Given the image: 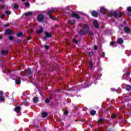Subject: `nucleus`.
I'll return each instance as SVG.
<instances>
[{
    "label": "nucleus",
    "mask_w": 131,
    "mask_h": 131,
    "mask_svg": "<svg viewBox=\"0 0 131 131\" xmlns=\"http://www.w3.org/2000/svg\"><path fill=\"white\" fill-rule=\"evenodd\" d=\"M2 38H3V36L2 35H0V39H2Z\"/></svg>",
    "instance_id": "obj_49"
},
{
    "label": "nucleus",
    "mask_w": 131,
    "mask_h": 131,
    "mask_svg": "<svg viewBox=\"0 0 131 131\" xmlns=\"http://www.w3.org/2000/svg\"><path fill=\"white\" fill-rule=\"evenodd\" d=\"M91 65H93V63H91Z\"/></svg>",
    "instance_id": "obj_53"
},
{
    "label": "nucleus",
    "mask_w": 131,
    "mask_h": 131,
    "mask_svg": "<svg viewBox=\"0 0 131 131\" xmlns=\"http://www.w3.org/2000/svg\"><path fill=\"white\" fill-rule=\"evenodd\" d=\"M129 74H130V72H128L127 73V75H129Z\"/></svg>",
    "instance_id": "obj_48"
},
{
    "label": "nucleus",
    "mask_w": 131,
    "mask_h": 131,
    "mask_svg": "<svg viewBox=\"0 0 131 131\" xmlns=\"http://www.w3.org/2000/svg\"><path fill=\"white\" fill-rule=\"evenodd\" d=\"M73 42H74L75 43H78V41H77L75 39H73Z\"/></svg>",
    "instance_id": "obj_28"
},
{
    "label": "nucleus",
    "mask_w": 131,
    "mask_h": 131,
    "mask_svg": "<svg viewBox=\"0 0 131 131\" xmlns=\"http://www.w3.org/2000/svg\"><path fill=\"white\" fill-rule=\"evenodd\" d=\"M38 28H39V29H37V33H38V34H40V33H41L42 32V31H43V30L42 29V27L41 26H39L38 27Z\"/></svg>",
    "instance_id": "obj_8"
},
{
    "label": "nucleus",
    "mask_w": 131,
    "mask_h": 131,
    "mask_svg": "<svg viewBox=\"0 0 131 131\" xmlns=\"http://www.w3.org/2000/svg\"><path fill=\"white\" fill-rule=\"evenodd\" d=\"M3 73H5L6 74H9V73L11 75V79L13 80H15V82L16 84H17V72L16 71H12L10 72L9 69H7L3 71Z\"/></svg>",
    "instance_id": "obj_1"
},
{
    "label": "nucleus",
    "mask_w": 131,
    "mask_h": 131,
    "mask_svg": "<svg viewBox=\"0 0 131 131\" xmlns=\"http://www.w3.org/2000/svg\"><path fill=\"white\" fill-rule=\"evenodd\" d=\"M33 14V12H27L25 14V15L26 17H29L30 16H32Z\"/></svg>",
    "instance_id": "obj_9"
},
{
    "label": "nucleus",
    "mask_w": 131,
    "mask_h": 131,
    "mask_svg": "<svg viewBox=\"0 0 131 131\" xmlns=\"http://www.w3.org/2000/svg\"><path fill=\"white\" fill-rule=\"evenodd\" d=\"M9 51L8 50H1V53L3 56H5V55H6V54H8Z\"/></svg>",
    "instance_id": "obj_13"
},
{
    "label": "nucleus",
    "mask_w": 131,
    "mask_h": 131,
    "mask_svg": "<svg viewBox=\"0 0 131 131\" xmlns=\"http://www.w3.org/2000/svg\"><path fill=\"white\" fill-rule=\"evenodd\" d=\"M126 90L127 91H130L131 86L129 85H126Z\"/></svg>",
    "instance_id": "obj_19"
},
{
    "label": "nucleus",
    "mask_w": 131,
    "mask_h": 131,
    "mask_svg": "<svg viewBox=\"0 0 131 131\" xmlns=\"http://www.w3.org/2000/svg\"><path fill=\"white\" fill-rule=\"evenodd\" d=\"M89 55H90V56H93V55H94V53H93V52H90V53H89Z\"/></svg>",
    "instance_id": "obj_39"
},
{
    "label": "nucleus",
    "mask_w": 131,
    "mask_h": 131,
    "mask_svg": "<svg viewBox=\"0 0 131 131\" xmlns=\"http://www.w3.org/2000/svg\"><path fill=\"white\" fill-rule=\"evenodd\" d=\"M44 18H45V16H43V15L39 14L37 17L38 21H39V22H41V21L43 20Z\"/></svg>",
    "instance_id": "obj_6"
},
{
    "label": "nucleus",
    "mask_w": 131,
    "mask_h": 131,
    "mask_svg": "<svg viewBox=\"0 0 131 131\" xmlns=\"http://www.w3.org/2000/svg\"><path fill=\"white\" fill-rule=\"evenodd\" d=\"M18 5H17V8H18Z\"/></svg>",
    "instance_id": "obj_55"
},
{
    "label": "nucleus",
    "mask_w": 131,
    "mask_h": 131,
    "mask_svg": "<svg viewBox=\"0 0 131 131\" xmlns=\"http://www.w3.org/2000/svg\"><path fill=\"white\" fill-rule=\"evenodd\" d=\"M20 110H21V107L20 106H17V113H19L20 112Z\"/></svg>",
    "instance_id": "obj_23"
},
{
    "label": "nucleus",
    "mask_w": 131,
    "mask_h": 131,
    "mask_svg": "<svg viewBox=\"0 0 131 131\" xmlns=\"http://www.w3.org/2000/svg\"><path fill=\"white\" fill-rule=\"evenodd\" d=\"M27 103H28V102H27V101H24V105H27Z\"/></svg>",
    "instance_id": "obj_40"
},
{
    "label": "nucleus",
    "mask_w": 131,
    "mask_h": 131,
    "mask_svg": "<svg viewBox=\"0 0 131 131\" xmlns=\"http://www.w3.org/2000/svg\"><path fill=\"white\" fill-rule=\"evenodd\" d=\"M45 48L46 50H48V49H49V48H50V46L46 45V46H45Z\"/></svg>",
    "instance_id": "obj_34"
},
{
    "label": "nucleus",
    "mask_w": 131,
    "mask_h": 131,
    "mask_svg": "<svg viewBox=\"0 0 131 131\" xmlns=\"http://www.w3.org/2000/svg\"><path fill=\"white\" fill-rule=\"evenodd\" d=\"M115 44V42H114L113 41L111 42V46H114Z\"/></svg>",
    "instance_id": "obj_35"
},
{
    "label": "nucleus",
    "mask_w": 131,
    "mask_h": 131,
    "mask_svg": "<svg viewBox=\"0 0 131 131\" xmlns=\"http://www.w3.org/2000/svg\"><path fill=\"white\" fill-rule=\"evenodd\" d=\"M69 23L72 25H73V24H75V19L69 20Z\"/></svg>",
    "instance_id": "obj_17"
},
{
    "label": "nucleus",
    "mask_w": 131,
    "mask_h": 131,
    "mask_svg": "<svg viewBox=\"0 0 131 131\" xmlns=\"http://www.w3.org/2000/svg\"><path fill=\"white\" fill-rule=\"evenodd\" d=\"M98 12L96 11H93L92 13V15L94 17H98Z\"/></svg>",
    "instance_id": "obj_12"
},
{
    "label": "nucleus",
    "mask_w": 131,
    "mask_h": 131,
    "mask_svg": "<svg viewBox=\"0 0 131 131\" xmlns=\"http://www.w3.org/2000/svg\"><path fill=\"white\" fill-rule=\"evenodd\" d=\"M2 1H3V0H0V2H2Z\"/></svg>",
    "instance_id": "obj_54"
},
{
    "label": "nucleus",
    "mask_w": 131,
    "mask_h": 131,
    "mask_svg": "<svg viewBox=\"0 0 131 131\" xmlns=\"http://www.w3.org/2000/svg\"><path fill=\"white\" fill-rule=\"evenodd\" d=\"M127 11H128V12H131V7H130L127 8Z\"/></svg>",
    "instance_id": "obj_33"
},
{
    "label": "nucleus",
    "mask_w": 131,
    "mask_h": 131,
    "mask_svg": "<svg viewBox=\"0 0 131 131\" xmlns=\"http://www.w3.org/2000/svg\"><path fill=\"white\" fill-rule=\"evenodd\" d=\"M45 36L44 37V39H46L47 37H52V33L48 32H45Z\"/></svg>",
    "instance_id": "obj_7"
},
{
    "label": "nucleus",
    "mask_w": 131,
    "mask_h": 131,
    "mask_svg": "<svg viewBox=\"0 0 131 131\" xmlns=\"http://www.w3.org/2000/svg\"><path fill=\"white\" fill-rule=\"evenodd\" d=\"M5 27H7V26H9V24H6L4 25Z\"/></svg>",
    "instance_id": "obj_46"
},
{
    "label": "nucleus",
    "mask_w": 131,
    "mask_h": 131,
    "mask_svg": "<svg viewBox=\"0 0 131 131\" xmlns=\"http://www.w3.org/2000/svg\"><path fill=\"white\" fill-rule=\"evenodd\" d=\"M91 115H92V116H94V115H95V114H96V111H94V110L92 111L91 112Z\"/></svg>",
    "instance_id": "obj_22"
},
{
    "label": "nucleus",
    "mask_w": 131,
    "mask_h": 131,
    "mask_svg": "<svg viewBox=\"0 0 131 131\" xmlns=\"http://www.w3.org/2000/svg\"><path fill=\"white\" fill-rule=\"evenodd\" d=\"M20 83H21V80H20L19 78H17V84H20Z\"/></svg>",
    "instance_id": "obj_24"
},
{
    "label": "nucleus",
    "mask_w": 131,
    "mask_h": 131,
    "mask_svg": "<svg viewBox=\"0 0 131 131\" xmlns=\"http://www.w3.org/2000/svg\"><path fill=\"white\" fill-rule=\"evenodd\" d=\"M27 73H31V69H28V70H27Z\"/></svg>",
    "instance_id": "obj_30"
},
{
    "label": "nucleus",
    "mask_w": 131,
    "mask_h": 131,
    "mask_svg": "<svg viewBox=\"0 0 131 131\" xmlns=\"http://www.w3.org/2000/svg\"><path fill=\"white\" fill-rule=\"evenodd\" d=\"M46 103H47V104L50 103V99H49V98H47V99L46 100Z\"/></svg>",
    "instance_id": "obj_29"
},
{
    "label": "nucleus",
    "mask_w": 131,
    "mask_h": 131,
    "mask_svg": "<svg viewBox=\"0 0 131 131\" xmlns=\"http://www.w3.org/2000/svg\"><path fill=\"white\" fill-rule=\"evenodd\" d=\"M14 111L17 112V106H15V107L14 108Z\"/></svg>",
    "instance_id": "obj_44"
},
{
    "label": "nucleus",
    "mask_w": 131,
    "mask_h": 131,
    "mask_svg": "<svg viewBox=\"0 0 131 131\" xmlns=\"http://www.w3.org/2000/svg\"><path fill=\"white\" fill-rule=\"evenodd\" d=\"M117 42L119 45H121V43H123V39L121 38L118 39Z\"/></svg>",
    "instance_id": "obj_14"
},
{
    "label": "nucleus",
    "mask_w": 131,
    "mask_h": 131,
    "mask_svg": "<svg viewBox=\"0 0 131 131\" xmlns=\"http://www.w3.org/2000/svg\"><path fill=\"white\" fill-rule=\"evenodd\" d=\"M112 90H113V92H115V89H112Z\"/></svg>",
    "instance_id": "obj_50"
},
{
    "label": "nucleus",
    "mask_w": 131,
    "mask_h": 131,
    "mask_svg": "<svg viewBox=\"0 0 131 131\" xmlns=\"http://www.w3.org/2000/svg\"><path fill=\"white\" fill-rule=\"evenodd\" d=\"M5 96H4V92L0 91V102L3 103L5 101Z\"/></svg>",
    "instance_id": "obj_3"
},
{
    "label": "nucleus",
    "mask_w": 131,
    "mask_h": 131,
    "mask_svg": "<svg viewBox=\"0 0 131 131\" xmlns=\"http://www.w3.org/2000/svg\"><path fill=\"white\" fill-rule=\"evenodd\" d=\"M52 12H54V10L49 11L47 13V15H49L50 19H52V20H56V18H55L52 15Z\"/></svg>",
    "instance_id": "obj_4"
},
{
    "label": "nucleus",
    "mask_w": 131,
    "mask_h": 131,
    "mask_svg": "<svg viewBox=\"0 0 131 131\" xmlns=\"http://www.w3.org/2000/svg\"><path fill=\"white\" fill-rule=\"evenodd\" d=\"M124 31L126 33H129V32H130V30L128 27H125L124 28Z\"/></svg>",
    "instance_id": "obj_16"
},
{
    "label": "nucleus",
    "mask_w": 131,
    "mask_h": 131,
    "mask_svg": "<svg viewBox=\"0 0 131 131\" xmlns=\"http://www.w3.org/2000/svg\"><path fill=\"white\" fill-rule=\"evenodd\" d=\"M26 0H23V2H25Z\"/></svg>",
    "instance_id": "obj_51"
},
{
    "label": "nucleus",
    "mask_w": 131,
    "mask_h": 131,
    "mask_svg": "<svg viewBox=\"0 0 131 131\" xmlns=\"http://www.w3.org/2000/svg\"><path fill=\"white\" fill-rule=\"evenodd\" d=\"M72 16L73 18H76V19H79V15H78V14L75 13H72Z\"/></svg>",
    "instance_id": "obj_10"
},
{
    "label": "nucleus",
    "mask_w": 131,
    "mask_h": 131,
    "mask_svg": "<svg viewBox=\"0 0 131 131\" xmlns=\"http://www.w3.org/2000/svg\"><path fill=\"white\" fill-rule=\"evenodd\" d=\"M1 18H2V19H4V18H5V16H4V15H1Z\"/></svg>",
    "instance_id": "obj_47"
},
{
    "label": "nucleus",
    "mask_w": 131,
    "mask_h": 131,
    "mask_svg": "<svg viewBox=\"0 0 131 131\" xmlns=\"http://www.w3.org/2000/svg\"><path fill=\"white\" fill-rule=\"evenodd\" d=\"M9 40H13V39H14V36H9Z\"/></svg>",
    "instance_id": "obj_25"
},
{
    "label": "nucleus",
    "mask_w": 131,
    "mask_h": 131,
    "mask_svg": "<svg viewBox=\"0 0 131 131\" xmlns=\"http://www.w3.org/2000/svg\"><path fill=\"white\" fill-rule=\"evenodd\" d=\"M24 35V34H23V33L21 32H19L17 33V36H18V37H21L22 36H23Z\"/></svg>",
    "instance_id": "obj_20"
},
{
    "label": "nucleus",
    "mask_w": 131,
    "mask_h": 131,
    "mask_svg": "<svg viewBox=\"0 0 131 131\" xmlns=\"http://www.w3.org/2000/svg\"><path fill=\"white\" fill-rule=\"evenodd\" d=\"M90 29V28L89 27V26L86 24L84 25V27L82 30H81L79 32L80 34H84V33H86V32H88L89 31V30Z\"/></svg>",
    "instance_id": "obj_2"
},
{
    "label": "nucleus",
    "mask_w": 131,
    "mask_h": 131,
    "mask_svg": "<svg viewBox=\"0 0 131 131\" xmlns=\"http://www.w3.org/2000/svg\"><path fill=\"white\" fill-rule=\"evenodd\" d=\"M100 12L102 14H105V12H106V9L104 7H100Z\"/></svg>",
    "instance_id": "obj_15"
},
{
    "label": "nucleus",
    "mask_w": 131,
    "mask_h": 131,
    "mask_svg": "<svg viewBox=\"0 0 131 131\" xmlns=\"http://www.w3.org/2000/svg\"><path fill=\"white\" fill-rule=\"evenodd\" d=\"M13 33H14V31L11 30L9 29L6 30L5 32V34H7V35L13 34Z\"/></svg>",
    "instance_id": "obj_5"
},
{
    "label": "nucleus",
    "mask_w": 131,
    "mask_h": 131,
    "mask_svg": "<svg viewBox=\"0 0 131 131\" xmlns=\"http://www.w3.org/2000/svg\"><path fill=\"white\" fill-rule=\"evenodd\" d=\"M68 113H69V112H68V111H66L64 112V114H65L66 115H67V114H68Z\"/></svg>",
    "instance_id": "obj_36"
},
{
    "label": "nucleus",
    "mask_w": 131,
    "mask_h": 131,
    "mask_svg": "<svg viewBox=\"0 0 131 131\" xmlns=\"http://www.w3.org/2000/svg\"><path fill=\"white\" fill-rule=\"evenodd\" d=\"M97 49H98V47H97V46H94V50H97Z\"/></svg>",
    "instance_id": "obj_43"
},
{
    "label": "nucleus",
    "mask_w": 131,
    "mask_h": 131,
    "mask_svg": "<svg viewBox=\"0 0 131 131\" xmlns=\"http://www.w3.org/2000/svg\"><path fill=\"white\" fill-rule=\"evenodd\" d=\"M1 8H0L1 10H3V9H4V8L5 7V6H4L3 5H1Z\"/></svg>",
    "instance_id": "obj_38"
},
{
    "label": "nucleus",
    "mask_w": 131,
    "mask_h": 131,
    "mask_svg": "<svg viewBox=\"0 0 131 131\" xmlns=\"http://www.w3.org/2000/svg\"><path fill=\"white\" fill-rule=\"evenodd\" d=\"M116 118V115L115 114H113L112 115V118Z\"/></svg>",
    "instance_id": "obj_32"
},
{
    "label": "nucleus",
    "mask_w": 131,
    "mask_h": 131,
    "mask_svg": "<svg viewBox=\"0 0 131 131\" xmlns=\"http://www.w3.org/2000/svg\"><path fill=\"white\" fill-rule=\"evenodd\" d=\"M42 117H47V116H48V113L46 112L42 113Z\"/></svg>",
    "instance_id": "obj_21"
},
{
    "label": "nucleus",
    "mask_w": 131,
    "mask_h": 131,
    "mask_svg": "<svg viewBox=\"0 0 131 131\" xmlns=\"http://www.w3.org/2000/svg\"><path fill=\"white\" fill-rule=\"evenodd\" d=\"M26 7H29L30 6V4L29 3H27L25 4Z\"/></svg>",
    "instance_id": "obj_31"
},
{
    "label": "nucleus",
    "mask_w": 131,
    "mask_h": 131,
    "mask_svg": "<svg viewBox=\"0 0 131 131\" xmlns=\"http://www.w3.org/2000/svg\"><path fill=\"white\" fill-rule=\"evenodd\" d=\"M93 24L96 28H99V24H98V21L94 20Z\"/></svg>",
    "instance_id": "obj_11"
},
{
    "label": "nucleus",
    "mask_w": 131,
    "mask_h": 131,
    "mask_svg": "<svg viewBox=\"0 0 131 131\" xmlns=\"http://www.w3.org/2000/svg\"><path fill=\"white\" fill-rule=\"evenodd\" d=\"M101 56H102V57H105V53H102Z\"/></svg>",
    "instance_id": "obj_42"
},
{
    "label": "nucleus",
    "mask_w": 131,
    "mask_h": 131,
    "mask_svg": "<svg viewBox=\"0 0 131 131\" xmlns=\"http://www.w3.org/2000/svg\"><path fill=\"white\" fill-rule=\"evenodd\" d=\"M5 14H6V15H10V14H11V12H10V11H6L5 12Z\"/></svg>",
    "instance_id": "obj_27"
},
{
    "label": "nucleus",
    "mask_w": 131,
    "mask_h": 131,
    "mask_svg": "<svg viewBox=\"0 0 131 131\" xmlns=\"http://www.w3.org/2000/svg\"><path fill=\"white\" fill-rule=\"evenodd\" d=\"M89 35H90L91 36L94 35V33L93 32V31H89Z\"/></svg>",
    "instance_id": "obj_26"
},
{
    "label": "nucleus",
    "mask_w": 131,
    "mask_h": 131,
    "mask_svg": "<svg viewBox=\"0 0 131 131\" xmlns=\"http://www.w3.org/2000/svg\"><path fill=\"white\" fill-rule=\"evenodd\" d=\"M34 103H37L38 102V98L35 97L33 99Z\"/></svg>",
    "instance_id": "obj_18"
},
{
    "label": "nucleus",
    "mask_w": 131,
    "mask_h": 131,
    "mask_svg": "<svg viewBox=\"0 0 131 131\" xmlns=\"http://www.w3.org/2000/svg\"><path fill=\"white\" fill-rule=\"evenodd\" d=\"M130 55H131V50H130Z\"/></svg>",
    "instance_id": "obj_52"
},
{
    "label": "nucleus",
    "mask_w": 131,
    "mask_h": 131,
    "mask_svg": "<svg viewBox=\"0 0 131 131\" xmlns=\"http://www.w3.org/2000/svg\"><path fill=\"white\" fill-rule=\"evenodd\" d=\"M31 39V37H28L27 39V40H30Z\"/></svg>",
    "instance_id": "obj_37"
},
{
    "label": "nucleus",
    "mask_w": 131,
    "mask_h": 131,
    "mask_svg": "<svg viewBox=\"0 0 131 131\" xmlns=\"http://www.w3.org/2000/svg\"><path fill=\"white\" fill-rule=\"evenodd\" d=\"M114 17H115V18H116V17H117V14H115L113 15Z\"/></svg>",
    "instance_id": "obj_41"
},
{
    "label": "nucleus",
    "mask_w": 131,
    "mask_h": 131,
    "mask_svg": "<svg viewBox=\"0 0 131 131\" xmlns=\"http://www.w3.org/2000/svg\"><path fill=\"white\" fill-rule=\"evenodd\" d=\"M14 8L17 9V4H15L14 5Z\"/></svg>",
    "instance_id": "obj_45"
}]
</instances>
